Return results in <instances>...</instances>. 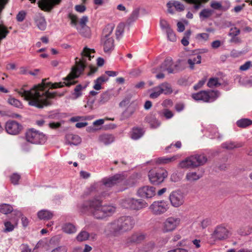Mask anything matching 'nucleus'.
Returning a JSON list of instances; mask_svg holds the SVG:
<instances>
[{
	"label": "nucleus",
	"mask_w": 252,
	"mask_h": 252,
	"mask_svg": "<svg viewBox=\"0 0 252 252\" xmlns=\"http://www.w3.org/2000/svg\"><path fill=\"white\" fill-rule=\"evenodd\" d=\"M94 52V49L85 47L81 52V58H75V64L72 67L70 72L63 78L64 81L63 82L55 83L46 82L48 79H44L41 84L29 91L25 90L24 87L15 91L25 100L29 101L30 105L35 106L38 108H42L44 106L51 105L52 104L51 99L55 98L57 96H63L64 93H58L57 92H50L49 91H45L46 88L49 87L51 89H56L62 88L64 86L70 87L75 84L77 81L73 80L78 78L83 73L84 69L87 66V59L88 58V60H91V58L94 57V56H91V53Z\"/></svg>",
	"instance_id": "nucleus-1"
},
{
	"label": "nucleus",
	"mask_w": 252,
	"mask_h": 252,
	"mask_svg": "<svg viewBox=\"0 0 252 252\" xmlns=\"http://www.w3.org/2000/svg\"><path fill=\"white\" fill-rule=\"evenodd\" d=\"M102 201L99 199L94 198L85 200L78 205V209L83 214H89L95 219L103 220L112 216L116 211V208L109 205L102 204Z\"/></svg>",
	"instance_id": "nucleus-2"
},
{
	"label": "nucleus",
	"mask_w": 252,
	"mask_h": 252,
	"mask_svg": "<svg viewBox=\"0 0 252 252\" xmlns=\"http://www.w3.org/2000/svg\"><path fill=\"white\" fill-rule=\"evenodd\" d=\"M114 26L112 25H107L103 29L101 39V43L103 45L105 53H110L114 48V40L110 36Z\"/></svg>",
	"instance_id": "nucleus-3"
},
{
	"label": "nucleus",
	"mask_w": 252,
	"mask_h": 252,
	"mask_svg": "<svg viewBox=\"0 0 252 252\" xmlns=\"http://www.w3.org/2000/svg\"><path fill=\"white\" fill-rule=\"evenodd\" d=\"M26 138L28 142L34 144H44L47 140L45 134L34 128L27 130L26 133Z\"/></svg>",
	"instance_id": "nucleus-4"
},
{
	"label": "nucleus",
	"mask_w": 252,
	"mask_h": 252,
	"mask_svg": "<svg viewBox=\"0 0 252 252\" xmlns=\"http://www.w3.org/2000/svg\"><path fill=\"white\" fill-rule=\"evenodd\" d=\"M167 176V171L162 168H155L150 170L148 173L150 182L156 185L162 183Z\"/></svg>",
	"instance_id": "nucleus-5"
},
{
	"label": "nucleus",
	"mask_w": 252,
	"mask_h": 252,
	"mask_svg": "<svg viewBox=\"0 0 252 252\" xmlns=\"http://www.w3.org/2000/svg\"><path fill=\"white\" fill-rule=\"evenodd\" d=\"M123 207L134 210H139L147 206V203L142 199H135L134 198H127L121 201Z\"/></svg>",
	"instance_id": "nucleus-6"
},
{
	"label": "nucleus",
	"mask_w": 252,
	"mask_h": 252,
	"mask_svg": "<svg viewBox=\"0 0 252 252\" xmlns=\"http://www.w3.org/2000/svg\"><path fill=\"white\" fill-rule=\"evenodd\" d=\"M218 96L219 92L216 91H202L192 95V98L195 100H202L204 102L214 101Z\"/></svg>",
	"instance_id": "nucleus-7"
},
{
	"label": "nucleus",
	"mask_w": 252,
	"mask_h": 252,
	"mask_svg": "<svg viewBox=\"0 0 252 252\" xmlns=\"http://www.w3.org/2000/svg\"><path fill=\"white\" fill-rule=\"evenodd\" d=\"M181 219L176 217L167 218L162 223V229L163 232L167 233L174 231L181 223Z\"/></svg>",
	"instance_id": "nucleus-8"
},
{
	"label": "nucleus",
	"mask_w": 252,
	"mask_h": 252,
	"mask_svg": "<svg viewBox=\"0 0 252 252\" xmlns=\"http://www.w3.org/2000/svg\"><path fill=\"white\" fill-rule=\"evenodd\" d=\"M121 234L130 230L135 224L134 219L130 216H123L117 220Z\"/></svg>",
	"instance_id": "nucleus-9"
},
{
	"label": "nucleus",
	"mask_w": 252,
	"mask_h": 252,
	"mask_svg": "<svg viewBox=\"0 0 252 252\" xmlns=\"http://www.w3.org/2000/svg\"><path fill=\"white\" fill-rule=\"evenodd\" d=\"M168 209V204L164 201H154L149 207L150 210L155 215L163 214Z\"/></svg>",
	"instance_id": "nucleus-10"
},
{
	"label": "nucleus",
	"mask_w": 252,
	"mask_h": 252,
	"mask_svg": "<svg viewBox=\"0 0 252 252\" xmlns=\"http://www.w3.org/2000/svg\"><path fill=\"white\" fill-rule=\"evenodd\" d=\"M169 198L171 205L174 207L177 208L184 203L185 195L181 191L176 190L172 191L170 193Z\"/></svg>",
	"instance_id": "nucleus-11"
},
{
	"label": "nucleus",
	"mask_w": 252,
	"mask_h": 252,
	"mask_svg": "<svg viewBox=\"0 0 252 252\" xmlns=\"http://www.w3.org/2000/svg\"><path fill=\"white\" fill-rule=\"evenodd\" d=\"M31 3H35L36 0H29ZM62 0H39L38 7L44 11H50L55 6L60 4Z\"/></svg>",
	"instance_id": "nucleus-12"
},
{
	"label": "nucleus",
	"mask_w": 252,
	"mask_h": 252,
	"mask_svg": "<svg viewBox=\"0 0 252 252\" xmlns=\"http://www.w3.org/2000/svg\"><path fill=\"white\" fill-rule=\"evenodd\" d=\"M104 233L107 236H117L121 235L117 220L107 223L104 227Z\"/></svg>",
	"instance_id": "nucleus-13"
},
{
	"label": "nucleus",
	"mask_w": 252,
	"mask_h": 252,
	"mask_svg": "<svg viewBox=\"0 0 252 252\" xmlns=\"http://www.w3.org/2000/svg\"><path fill=\"white\" fill-rule=\"evenodd\" d=\"M231 234L230 232L225 226L220 225L215 228L212 235L217 240H223L227 239Z\"/></svg>",
	"instance_id": "nucleus-14"
},
{
	"label": "nucleus",
	"mask_w": 252,
	"mask_h": 252,
	"mask_svg": "<svg viewBox=\"0 0 252 252\" xmlns=\"http://www.w3.org/2000/svg\"><path fill=\"white\" fill-rule=\"evenodd\" d=\"M5 128L8 133L11 135H16L21 131L22 126L15 121L9 120L6 123Z\"/></svg>",
	"instance_id": "nucleus-15"
},
{
	"label": "nucleus",
	"mask_w": 252,
	"mask_h": 252,
	"mask_svg": "<svg viewBox=\"0 0 252 252\" xmlns=\"http://www.w3.org/2000/svg\"><path fill=\"white\" fill-rule=\"evenodd\" d=\"M125 179L122 174H116L108 178H104L102 182L103 185L106 187H111L115 185L122 182Z\"/></svg>",
	"instance_id": "nucleus-16"
},
{
	"label": "nucleus",
	"mask_w": 252,
	"mask_h": 252,
	"mask_svg": "<svg viewBox=\"0 0 252 252\" xmlns=\"http://www.w3.org/2000/svg\"><path fill=\"white\" fill-rule=\"evenodd\" d=\"M146 237V234L137 232L133 233L130 236L126 239V243L127 244H139L143 241Z\"/></svg>",
	"instance_id": "nucleus-17"
},
{
	"label": "nucleus",
	"mask_w": 252,
	"mask_h": 252,
	"mask_svg": "<svg viewBox=\"0 0 252 252\" xmlns=\"http://www.w3.org/2000/svg\"><path fill=\"white\" fill-rule=\"evenodd\" d=\"M137 193L142 197L151 198L156 194L155 188L151 186H144L140 188Z\"/></svg>",
	"instance_id": "nucleus-18"
},
{
	"label": "nucleus",
	"mask_w": 252,
	"mask_h": 252,
	"mask_svg": "<svg viewBox=\"0 0 252 252\" xmlns=\"http://www.w3.org/2000/svg\"><path fill=\"white\" fill-rule=\"evenodd\" d=\"M168 12L171 14H174L172 7H174L178 11L181 12L185 10V6L181 2L176 0L169 1L166 4Z\"/></svg>",
	"instance_id": "nucleus-19"
},
{
	"label": "nucleus",
	"mask_w": 252,
	"mask_h": 252,
	"mask_svg": "<svg viewBox=\"0 0 252 252\" xmlns=\"http://www.w3.org/2000/svg\"><path fill=\"white\" fill-rule=\"evenodd\" d=\"M88 21V18L87 16H83L79 21L80 27H77V29L79 32L83 36H87L88 35V32H89V28L86 26V23Z\"/></svg>",
	"instance_id": "nucleus-20"
},
{
	"label": "nucleus",
	"mask_w": 252,
	"mask_h": 252,
	"mask_svg": "<svg viewBox=\"0 0 252 252\" xmlns=\"http://www.w3.org/2000/svg\"><path fill=\"white\" fill-rule=\"evenodd\" d=\"M160 70L167 71L169 73H172L174 71L173 67V61L171 57H167L164 62L160 65Z\"/></svg>",
	"instance_id": "nucleus-21"
},
{
	"label": "nucleus",
	"mask_w": 252,
	"mask_h": 252,
	"mask_svg": "<svg viewBox=\"0 0 252 252\" xmlns=\"http://www.w3.org/2000/svg\"><path fill=\"white\" fill-rule=\"evenodd\" d=\"M195 158H194L192 156L187 158L185 160L180 162L179 165L182 168H193L196 167L194 160Z\"/></svg>",
	"instance_id": "nucleus-22"
},
{
	"label": "nucleus",
	"mask_w": 252,
	"mask_h": 252,
	"mask_svg": "<svg viewBox=\"0 0 252 252\" xmlns=\"http://www.w3.org/2000/svg\"><path fill=\"white\" fill-rule=\"evenodd\" d=\"M66 143L69 145H77L81 142V138L78 135L67 134L65 136Z\"/></svg>",
	"instance_id": "nucleus-23"
},
{
	"label": "nucleus",
	"mask_w": 252,
	"mask_h": 252,
	"mask_svg": "<svg viewBox=\"0 0 252 252\" xmlns=\"http://www.w3.org/2000/svg\"><path fill=\"white\" fill-rule=\"evenodd\" d=\"M145 120L150 124L151 127L153 128H156L160 125V122L158 121L155 115L152 114L147 116Z\"/></svg>",
	"instance_id": "nucleus-24"
},
{
	"label": "nucleus",
	"mask_w": 252,
	"mask_h": 252,
	"mask_svg": "<svg viewBox=\"0 0 252 252\" xmlns=\"http://www.w3.org/2000/svg\"><path fill=\"white\" fill-rule=\"evenodd\" d=\"M143 128L138 127H134L131 131V137L134 140H137L141 138L144 134Z\"/></svg>",
	"instance_id": "nucleus-25"
},
{
	"label": "nucleus",
	"mask_w": 252,
	"mask_h": 252,
	"mask_svg": "<svg viewBox=\"0 0 252 252\" xmlns=\"http://www.w3.org/2000/svg\"><path fill=\"white\" fill-rule=\"evenodd\" d=\"M108 80V77L105 75H102L99 77L94 81V84L93 86V88L97 91L101 90L102 89L101 85L107 81Z\"/></svg>",
	"instance_id": "nucleus-26"
},
{
	"label": "nucleus",
	"mask_w": 252,
	"mask_h": 252,
	"mask_svg": "<svg viewBox=\"0 0 252 252\" xmlns=\"http://www.w3.org/2000/svg\"><path fill=\"white\" fill-rule=\"evenodd\" d=\"M34 22L38 28L44 31L46 28V22L45 18L41 16H37L34 18Z\"/></svg>",
	"instance_id": "nucleus-27"
},
{
	"label": "nucleus",
	"mask_w": 252,
	"mask_h": 252,
	"mask_svg": "<svg viewBox=\"0 0 252 252\" xmlns=\"http://www.w3.org/2000/svg\"><path fill=\"white\" fill-rule=\"evenodd\" d=\"M38 217L40 220H49L53 216V213L47 210H42L38 212Z\"/></svg>",
	"instance_id": "nucleus-28"
},
{
	"label": "nucleus",
	"mask_w": 252,
	"mask_h": 252,
	"mask_svg": "<svg viewBox=\"0 0 252 252\" xmlns=\"http://www.w3.org/2000/svg\"><path fill=\"white\" fill-rule=\"evenodd\" d=\"M114 137L111 134H104L99 137V142L105 145L111 144L114 141Z\"/></svg>",
	"instance_id": "nucleus-29"
},
{
	"label": "nucleus",
	"mask_w": 252,
	"mask_h": 252,
	"mask_svg": "<svg viewBox=\"0 0 252 252\" xmlns=\"http://www.w3.org/2000/svg\"><path fill=\"white\" fill-rule=\"evenodd\" d=\"M195 159L194 160L196 167L205 164L207 160V158L204 155H196L192 156Z\"/></svg>",
	"instance_id": "nucleus-30"
},
{
	"label": "nucleus",
	"mask_w": 252,
	"mask_h": 252,
	"mask_svg": "<svg viewBox=\"0 0 252 252\" xmlns=\"http://www.w3.org/2000/svg\"><path fill=\"white\" fill-rule=\"evenodd\" d=\"M158 86L161 90V91L162 94H171L173 92L171 85L167 82L161 83Z\"/></svg>",
	"instance_id": "nucleus-31"
},
{
	"label": "nucleus",
	"mask_w": 252,
	"mask_h": 252,
	"mask_svg": "<svg viewBox=\"0 0 252 252\" xmlns=\"http://www.w3.org/2000/svg\"><path fill=\"white\" fill-rule=\"evenodd\" d=\"M62 229L63 232L68 234L74 233L76 231L75 226L71 223H66L62 226Z\"/></svg>",
	"instance_id": "nucleus-32"
},
{
	"label": "nucleus",
	"mask_w": 252,
	"mask_h": 252,
	"mask_svg": "<svg viewBox=\"0 0 252 252\" xmlns=\"http://www.w3.org/2000/svg\"><path fill=\"white\" fill-rule=\"evenodd\" d=\"M201 62V56L197 55L196 57H191L188 60V63L189 64L190 69H194L195 64H200Z\"/></svg>",
	"instance_id": "nucleus-33"
},
{
	"label": "nucleus",
	"mask_w": 252,
	"mask_h": 252,
	"mask_svg": "<svg viewBox=\"0 0 252 252\" xmlns=\"http://www.w3.org/2000/svg\"><path fill=\"white\" fill-rule=\"evenodd\" d=\"M237 126L241 128H246L252 125V120L249 119H241L237 121Z\"/></svg>",
	"instance_id": "nucleus-34"
},
{
	"label": "nucleus",
	"mask_w": 252,
	"mask_h": 252,
	"mask_svg": "<svg viewBox=\"0 0 252 252\" xmlns=\"http://www.w3.org/2000/svg\"><path fill=\"white\" fill-rule=\"evenodd\" d=\"M242 143H238L232 142H228L222 144V147L228 150H231L234 148H239L242 146Z\"/></svg>",
	"instance_id": "nucleus-35"
},
{
	"label": "nucleus",
	"mask_w": 252,
	"mask_h": 252,
	"mask_svg": "<svg viewBox=\"0 0 252 252\" xmlns=\"http://www.w3.org/2000/svg\"><path fill=\"white\" fill-rule=\"evenodd\" d=\"M161 90L159 86L153 88L150 91L151 92L150 94V97L152 99L158 97L162 94Z\"/></svg>",
	"instance_id": "nucleus-36"
},
{
	"label": "nucleus",
	"mask_w": 252,
	"mask_h": 252,
	"mask_svg": "<svg viewBox=\"0 0 252 252\" xmlns=\"http://www.w3.org/2000/svg\"><path fill=\"white\" fill-rule=\"evenodd\" d=\"M135 111V108L134 107L131 106L128 107L122 113V118L126 119L129 118L134 114Z\"/></svg>",
	"instance_id": "nucleus-37"
},
{
	"label": "nucleus",
	"mask_w": 252,
	"mask_h": 252,
	"mask_svg": "<svg viewBox=\"0 0 252 252\" xmlns=\"http://www.w3.org/2000/svg\"><path fill=\"white\" fill-rule=\"evenodd\" d=\"M201 177V175L197 174L196 172H191L187 174L186 178L188 181L192 182L199 179Z\"/></svg>",
	"instance_id": "nucleus-38"
},
{
	"label": "nucleus",
	"mask_w": 252,
	"mask_h": 252,
	"mask_svg": "<svg viewBox=\"0 0 252 252\" xmlns=\"http://www.w3.org/2000/svg\"><path fill=\"white\" fill-rule=\"evenodd\" d=\"M182 147V143L180 141H177L175 144H171L169 146L165 148V150L168 152H172L175 151V148L179 149Z\"/></svg>",
	"instance_id": "nucleus-39"
},
{
	"label": "nucleus",
	"mask_w": 252,
	"mask_h": 252,
	"mask_svg": "<svg viewBox=\"0 0 252 252\" xmlns=\"http://www.w3.org/2000/svg\"><path fill=\"white\" fill-rule=\"evenodd\" d=\"M13 207L10 205L3 204L0 205V212L4 214H8L12 212Z\"/></svg>",
	"instance_id": "nucleus-40"
},
{
	"label": "nucleus",
	"mask_w": 252,
	"mask_h": 252,
	"mask_svg": "<svg viewBox=\"0 0 252 252\" xmlns=\"http://www.w3.org/2000/svg\"><path fill=\"white\" fill-rule=\"evenodd\" d=\"M86 87L87 85L83 86L81 84L77 85L74 89V92L73 94L75 96L76 98L80 97L82 95L81 93L82 91L85 90Z\"/></svg>",
	"instance_id": "nucleus-41"
},
{
	"label": "nucleus",
	"mask_w": 252,
	"mask_h": 252,
	"mask_svg": "<svg viewBox=\"0 0 252 252\" xmlns=\"http://www.w3.org/2000/svg\"><path fill=\"white\" fill-rule=\"evenodd\" d=\"M89 237V234L86 231H81L76 237L78 241L82 242L87 240Z\"/></svg>",
	"instance_id": "nucleus-42"
},
{
	"label": "nucleus",
	"mask_w": 252,
	"mask_h": 252,
	"mask_svg": "<svg viewBox=\"0 0 252 252\" xmlns=\"http://www.w3.org/2000/svg\"><path fill=\"white\" fill-rule=\"evenodd\" d=\"M111 97V94L108 91L103 93L100 97L99 102L100 104H104L108 101Z\"/></svg>",
	"instance_id": "nucleus-43"
},
{
	"label": "nucleus",
	"mask_w": 252,
	"mask_h": 252,
	"mask_svg": "<svg viewBox=\"0 0 252 252\" xmlns=\"http://www.w3.org/2000/svg\"><path fill=\"white\" fill-rule=\"evenodd\" d=\"M213 14V11L209 9H204L199 13L200 18H208Z\"/></svg>",
	"instance_id": "nucleus-44"
},
{
	"label": "nucleus",
	"mask_w": 252,
	"mask_h": 252,
	"mask_svg": "<svg viewBox=\"0 0 252 252\" xmlns=\"http://www.w3.org/2000/svg\"><path fill=\"white\" fill-rule=\"evenodd\" d=\"M220 85V83H219V80L217 78H211L209 80V81L207 83V86L209 88H213L215 87H217Z\"/></svg>",
	"instance_id": "nucleus-45"
},
{
	"label": "nucleus",
	"mask_w": 252,
	"mask_h": 252,
	"mask_svg": "<svg viewBox=\"0 0 252 252\" xmlns=\"http://www.w3.org/2000/svg\"><path fill=\"white\" fill-rule=\"evenodd\" d=\"M176 159L175 157L171 158H160L157 160V162L159 164H165L169 163Z\"/></svg>",
	"instance_id": "nucleus-46"
},
{
	"label": "nucleus",
	"mask_w": 252,
	"mask_h": 252,
	"mask_svg": "<svg viewBox=\"0 0 252 252\" xmlns=\"http://www.w3.org/2000/svg\"><path fill=\"white\" fill-rule=\"evenodd\" d=\"M20 179V175L16 173L12 174L10 177L11 183L14 185H16L19 184V181Z\"/></svg>",
	"instance_id": "nucleus-47"
},
{
	"label": "nucleus",
	"mask_w": 252,
	"mask_h": 252,
	"mask_svg": "<svg viewBox=\"0 0 252 252\" xmlns=\"http://www.w3.org/2000/svg\"><path fill=\"white\" fill-rule=\"evenodd\" d=\"M8 103L13 105L14 106L18 108L22 107V103L18 99L14 98H10L8 99Z\"/></svg>",
	"instance_id": "nucleus-48"
},
{
	"label": "nucleus",
	"mask_w": 252,
	"mask_h": 252,
	"mask_svg": "<svg viewBox=\"0 0 252 252\" xmlns=\"http://www.w3.org/2000/svg\"><path fill=\"white\" fill-rule=\"evenodd\" d=\"M166 32L168 38L170 41L174 42L176 40V35L171 29L168 30V31Z\"/></svg>",
	"instance_id": "nucleus-49"
},
{
	"label": "nucleus",
	"mask_w": 252,
	"mask_h": 252,
	"mask_svg": "<svg viewBox=\"0 0 252 252\" xmlns=\"http://www.w3.org/2000/svg\"><path fill=\"white\" fill-rule=\"evenodd\" d=\"M211 224V220L209 218H205L202 220L200 223V226L202 229H205Z\"/></svg>",
	"instance_id": "nucleus-50"
},
{
	"label": "nucleus",
	"mask_w": 252,
	"mask_h": 252,
	"mask_svg": "<svg viewBox=\"0 0 252 252\" xmlns=\"http://www.w3.org/2000/svg\"><path fill=\"white\" fill-rule=\"evenodd\" d=\"M209 35L207 33H201L196 34V39L199 41H207L209 38Z\"/></svg>",
	"instance_id": "nucleus-51"
},
{
	"label": "nucleus",
	"mask_w": 252,
	"mask_h": 252,
	"mask_svg": "<svg viewBox=\"0 0 252 252\" xmlns=\"http://www.w3.org/2000/svg\"><path fill=\"white\" fill-rule=\"evenodd\" d=\"M240 31L236 27H234L231 28L230 30V32L228 33V35L231 36H236L240 34Z\"/></svg>",
	"instance_id": "nucleus-52"
},
{
	"label": "nucleus",
	"mask_w": 252,
	"mask_h": 252,
	"mask_svg": "<svg viewBox=\"0 0 252 252\" xmlns=\"http://www.w3.org/2000/svg\"><path fill=\"white\" fill-rule=\"evenodd\" d=\"M4 224L5 226V232L12 231L14 228V225H13L10 221L5 222Z\"/></svg>",
	"instance_id": "nucleus-53"
},
{
	"label": "nucleus",
	"mask_w": 252,
	"mask_h": 252,
	"mask_svg": "<svg viewBox=\"0 0 252 252\" xmlns=\"http://www.w3.org/2000/svg\"><path fill=\"white\" fill-rule=\"evenodd\" d=\"M160 26L162 29L166 30V31L171 29L168 22L164 19L160 20Z\"/></svg>",
	"instance_id": "nucleus-54"
},
{
	"label": "nucleus",
	"mask_w": 252,
	"mask_h": 252,
	"mask_svg": "<svg viewBox=\"0 0 252 252\" xmlns=\"http://www.w3.org/2000/svg\"><path fill=\"white\" fill-rule=\"evenodd\" d=\"M26 12L24 11H20L16 16V19L18 22H22L25 18Z\"/></svg>",
	"instance_id": "nucleus-55"
},
{
	"label": "nucleus",
	"mask_w": 252,
	"mask_h": 252,
	"mask_svg": "<svg viewBox=\"0 0 252 252\" xmlns=\"http://www.w3.org/2000/svg\"><path fill=\"white\" fill-rule=\"evenodd\" d=\"M68 16L71 20V24L74 26H76L78 23L77 17L72 14H69Z\"/></svg>",
	"instance_id": "nucleus-56"
},
{
	"label": "nucleus",
	"mask_w": 252,
	"mask_h": 252,
	"mask_svg": "<svg viewBox=\"0 0 252 252\" xmlns=\"http://www.w3.org/2000/svg\"><path fill=\"white\" fill-rule=\"evenodd\" d=\"M251 65V62L248 61L246 62L244 64L241 65L239 67V69L241 71H246L247 70Z\"/></svg>",
	"instance_id": "nucleus-57"
},
{
	"label": "nucleus",
	"mask_w": 252,
	"mask_h": 252,
	"mask_svg": "<svg viewBox=\"0 0 252 252\" xmlns=\"http://www.w3.org/2000/svg\"><path fill=\"white\" fill-rule=\"evenodd\" d=\"M163 116L167 119H169L173 116V113L168 109H164L162 112Z\"/></svg>",
	"instance_id": "nucleus-58"
},
{
	"label": "nucleus",
	"mask_w": 252,
	"mask_h": 252,
	"mask_svg": "<svg viewBox=\"0 0 252 252\" xmlns=\"http://www.w3.org/2000/svg\"><path fill=\"white\" fill-rule=\"evenodd\" d=\"M211 7L214 9H220L222 7L221 4L217 1H212L211 3Z\"/></svg>",
	"instance_id": "nucleus-59"
},
{
	"label": "nucleus",
	"mask_w": 252,
	"mask_h": 252,
	"mask_svg": "<svg viewBox=\"0 0 252 252\" xmlns=\"http://www.w3.org/2000/svg\"><path fill=\"white\" fill-rule=\"evenodd\" d=\"M124 32V26L123 25H119L117 27L116 31V35L118 38L119 36L121 35Z\"/></svg>",
	"instance_id": "nucleus-60"
},
{
	"label": "nucleus",
	"mask_w": 252,
	"mask_h": 252,
	"mask_svg": "<svg viewBox=\"0 0 252 252\" xmlns=\"http://www.w3.org/2000/svg\"><path fill=\"white\" fill-rule=\"evenodd\" d=\"M67 249L65 246H60L54 249L51 252H67Z\"/></svg>",
	"instance_id": "nucleus-61"
},
{
	"label": "nucleus",
	"mask_w": 252,
	"mask_h": 252,
	"mask_svg": "<svg viewBox=\"0 0 252 252\" xmlns=\"http://www.w3.org/2000/svg\"><path fill=\"white\" fill-rule=\"evenodd\" d=\"M75 10L79 12H83L86 10V7L83 5H77L75 7Z\"/></svg>",
	"instance_id": "nucleus-62"
},
{
	"label": "nucleus",
	"mask_w": 252,
	"mask_h": 252,
	"mask_svg": "<svg viewBox=\"0 0 252 252\" xmlns=\"http://www.w3.org/2000/svg\"><path fill=\"white\" fill-rule=\"evenodd\" d=\"M185 29L184 25L181 22L177 23V31L179 32H183Z\"/></svg>",
	"instance_id": "nucleus-63"
},
{
	"label": "nucleus",
	"mask_w": 252,
	"mask_h": 252,
	"mask_svg": "<svg viewBox=\"0 0 252 252\" xmlns=\"http://www.w3.org/2000/svg\"><path fill=\"white\" fill-rule=\"evenodd\" d=\"M50 127L53 129H56L61 126V124L59 122L57 123H50L49 124Z\"/></svg>",
	"instance_id": "nucleus-64"
}]
</instances>
